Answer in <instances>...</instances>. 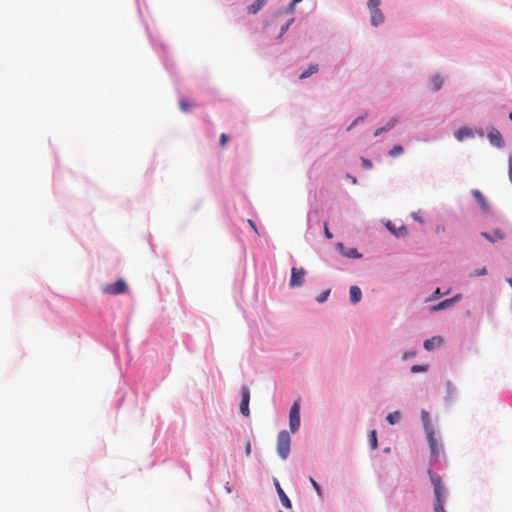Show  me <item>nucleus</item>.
Returning a JSON list of instances; mask_svg holds the SVG:
<instances>
[{
    "instance_id": "nucleus-1",
    "label": "nucleus",
    "mask_w": 512,
    "mask_h": 512,
    "mask_svg": "<svg viewBox=\"0 0 512 512\" xmlns=\"http://www.w3.org/2000/svg\"><path fill=\"white\" fill-rule=\"evenodd\" d=\"M421 420L424 425V429L427 435V439L429 442L431 456L434 460H437L438 455L442 451V446L438 444L437 440L434 437V430L430 423L429 413L425 410L421 412Z\"/></svg>"
},
{
    "instance_id": "nucleus-2",
    "label": "nucleus",
    "mask_w": 512,
    "mask_h": 512,
    "mask_svg": "<svg viewBox=\"0 0 512 512\" xmlns=\"http://www.w3.org/2000/svg\"><path fill=\"white\" fill-rule=\"evenodd\" d=\"M291 438L287 431H281L277 438V452L278 455L286 460L290 453Z\"/></svg>"
},
{
    "instance_id": "nucleus-3",
    "label": "nucleus",
    "mask_w": 512,
    "mask_h": 512,
    "mask_svg": "<svg viewBox=\"0 0 512 512\" xmlns=\"http://www.w3.org/2000/svg\"><path fill=\"white\" fill-rule=\"evenodd\" d=\"M431 483L434 486V494L436 503H444L446 498V489L442 484L441 477L429 471Z\"/></svg>"
},
{
    "instance_id": "nucleus-4",
    "label": "nucleus",
    "mask_w": 512,
    "mask_h": 512,
    "mask_svg": "<svg viewBox=\"0 0 512 512\" xmlns=\"http://www.w3.org/2000/svg\"><path fill=\"white\" fill-rule=\"evenodd\" d=\"M128 290L127 284L123 279H118L115 283L102 286V292L109 295L123 294Z\"/></svg>"
},
{
    "instance_id": "nucleus-5",
    "label": "nucleus",
    "mask_w": 512,
    "mask_h": 512,
    "mask_svg": "<svg viewBox=\"0 0 512 512\" xmlns=\"http://www.w3.org/2000/svg\"><path fill=\"white\" fill-rule=\"evenodd\" d=\"M289 426L292 433H295L300 426V402H294L290 409Z\"/></svg>"
},
{
    "instance_id": "nucleus-6",
    "label": "nucleus",
    "mask_w": 512,
    "mask_h": 512,
    "mask_svg": "<svg viewBox=\"0 0 512 512\" xmlns=\"http://www.w3.org/2000/svg\"><path fill=\"white\" fill-rule=\"evenodd\" d=\"M306 271L303 268L293 267L291 269L290 288L301 287L304 283Z\"/></svg>"
},
{
    "instance_id": "nucleus-7",
    "label": "nucleus",
    "mask_w": 512,
    "mask_h": 512,
    "mask_svg": "<svg viewBox=\"0 0 512 512\" xmlns=\"http://www.w3.org/2000/svg\"><path fill=\"white\" fill-rule=\"evenodd\" d=\"M241 403H240V411L244 416H249V401H250V391L249 388L246 386H243L241 388Z\"/></svg>"
},
{
    "instance_id": "nucleus-8",
    "label": "nucleus",
    "mask_w": 512,
    "mask_h": 512,
    "mask_svg": "<svg viewBox=\"0 0 512 512\" xmlns=\"http://www.w3.org/2000/svg\"><path fill=\"white\" fill-rule=\"evenodd\" d=\"M488 138L492 145H494L498 148L503 146L502 135L497 129L492 128L488 133Z\"/></svg>"
},
{
    "instance_id": "nucleus-9",
    "label": "nucleus",
    "mask_w": 512,
    "mask_h": 512,
    "mask_svg": "<svg viewBox=\"0 0 512 512\" xmlns=\"http://www.w3.org/2000/svg\"><path fill=\"white\" fill-rule=\"evenodd\" d=\"M387 229L396 237H405L408 235V230L406 226L401 225L399 228H395L394 224H392L390 221L386 223Z\"/></svg>"
},
{
    "instance_id": "nucleus-10",
    "label": "nucleus",
    "mask_w": 512,
    "mask_h": 512,
    "mask_svg": "<svg viewBox=\"0 0 512 512\" xmlns=\"http://www.w3.org/2000/svg\"><path fill=\"white\" fill-rule=\"evenodd\" d=\"M275 486H276V489H277V493L279 495V498L281 500V503L284 507L290 509L292 507V504H291V501L290 499L288 498V496L285 494V492L283 491V489L281 488L279 482H275Z\"/></svg>"
},
{
    "instance_id": "nucleus-11",
    "label": "nucleus",
    "mask_w": 512,
    "mask_h": 512,
    "mask_svg": "<svg viewBox=\"0 0 512 512\" xmlns=\"http://www.w3.org/2000/svg\"><path fill=\"white\" fill-rule=\"evenodd\" d=\"M371 13V23L374 26H378L379 24L384 22V15L382 11L379 9L370 10Z\"/></svg>"
},
{
    "instance_id": "nucleus-12",
    "label": "nucleus",
    "mask_w": 512,
    "mask_h": 512,
    "mask_svg": "<svg viewBox=\"0 0 512 512\" xmlns=\"http://www.w3.org/2000/svg\"><path fill=\"white\" fill-rule=\"evenodd\" d=\"M443 343V339L439 336L432 337L424 341V348L427 351L433 350L436 346H440Z\"/></svg>"
},
{
    "instance_id": "nucleus-13",
    "label": "nucleus",
    "mask_w": 512,
    "mask_h": 512,
    "mask_svg": "<svg viewBox=\"0 0 512 512\" xmlns=\"http://www.w3.org/2000/svg\"><path fill=\"white\" fill-rule=\"evenodd\" d=\"M459 297L456 296L454 298H451V299H445L443 301H441L440 303H438L437 305H434L431 307V311H439V310H442V309H446V308H449L451 307L454 302L458 299Z\"/></svg>"
},
{
    "instance_id": "nucleus-14",
    "label": "nucleus",
    "mask_w": 512,
    "mask_h": 512,
    "mask_svg": "<svg viewBox=\"0 0 512 512\" xmlns=\"http://www.w3.org/2000/svg\"><path fill=\"white\" fill-rule=\"evenodd\" d=\"M472 195L475 197V199L478 201V203L480 204L481 208L484 210V211H488L489 209V205L485 199V197L483 196V194L479 191V190H473L472 191Z\"/></svg>"
},
{
    "instance_id": "nucleus-15",
    "label": "nucleus",
    "mask_w": 512,
    "mask_h": 512,
    "mask_svg": "<svg viewBox=\"0 0 512 512\" xmlns=\"http://www.w3.org/2000/svg\"><path fill=\"white\" fill-rule=\"evenodd\" d=\"M455 136L458 141H463L465 138L473 137V132L467 127H462L458 129V131L455 133Z\"/></svg>"
},
{
    "instance_id": "nucleus-16",
    "label": "nucleus",
    "mask_w": 512,
    "mask_h": 512,
    "mask_svg": "<svg viewBox=\"0 0 512 512\" xmlns=\"http://www.w3.org/2000/svg\"><path fill=\"white\" fill-rule=\"evenodd\" d=\"M349 293L352 303H358L362 298V292L358 286H351Z\"/></svg>"
},
{
    "instance_id": "nucleus-17",
    "label": "nucleus",
    "mask_w": 512,
    "mask_h": 512,
    "mask_svg": "<svg viewBox=\"0 0 512 512\" xmlns=\"http://www.w3.org/2000/svg\"><path fill=\"white\" fill-rule=\"evenodd\" d=\"M267 0H256L247 7L249 14H256L265 4Z\"/></svg>"
},
{
    "instance_id": "nucleus-18",
    "label": "nucleus",
    "mask_w": 512,
    "mask_h": 512,
    "mask_svg": "<svg viewBox=\"0 0 512 512\" xmlns=\"http://www.w3.org/2000/svg\"><path fill=\"white\" fill-rule=\"evenodd\" d=\"M482 236L493 243L499 239H503V237H504V235L499 230L494 231L493 235H490L487 232H482Z\"/></svg>"
},
{
    "instance_id": "nucleus-19",
    "label": "nucleus",
    "mask_w": 512,
    "mask_h": 512,
    "mask_svg": "<svg viewBox=\"0 0 512 512\" xmlns=\"http://www.w3.org/2000/svg\"><path fill=\"white\" fill-rule=\"evenodd\" d=\"M431 84L434 91H439L443 85V79L440 75H434L431 78Z\"/></svg>"
},
{
    "instance_id": "nucleus-20",
    "label": "nucleus",
    "mask_w": 512,
    "mask_h": 512,
    "mask_svg": "<svg viewBox=\"0 0 512 512\" xmlns=\"http://www.w3.org/2000/svg\"><path fill=\"white\" fill-rule=\"evenodd\" d=\"M457 391L453 384L448 381L446 383V397L449 400H453L456 397Z\"/></svg>"
},
{
    "instance_id": "nucleus-21",
    "label": "nucleus",
    "mask_w": 512,
    "mask_h": 512,
    "mask_svg": "<svg viewBox=\"0 0 512 512\" xmlns=\"http://www.w3.org/2000/svg\"><path fill=\"white\" fill-rule=\"evenodd\" d=\"M318 72V65L317 64H312L309 66V68L307 70H305L301 75H300V79H306L308 77H310L311 75L315 74Z\"/></svg>"
},
{
    "instance_id": "nucleus-22",
    "label": "nucleus",
    "mask_w": 512,
    "mask_h": 512,
    "mask_svg": "<svg viewBox=\"0 0 512 512\" xmlns=\"http://www.w3.org/2000/svg\"><path fill=\"white\" fill-rule=\"evenodd\" d=\"M400 419V413L399 412H393L389 413L386 417V420L389 424L394 425L398 420Z\"/></svg>"
},
{
    "instance_id": "nucleus-23",
    "label": "nucleus",
    "mask_w": 512,
    "mask_h": 512,
    "mask_svg": "<svg viewBox=\"0 0 512 512\" xmlns=\"http://www.w3.org/2000/svg\"><path fill=\"white\" fill-rule=\"evenodd\" d=\"M395 120H391L385 127H381L379 129H377L374 133L375 136H379L380 134H382L383 132H386L388 130H390L394 124H395Z\"/></svg>"
},
{
    "instance_id": "nucleus-24",
    "label": "nucleus",
    "mask_w": 512,
    "mask_h": 512,
    "mask_svg": "<svg viewBox=\"0 0 512 512\" xmlns=\"http://www.w3.org/2000/svg\"><path fill=\"white\" fill-rule=\"evenodd\" d=\"M403 147L401 145H395L390 151L389 155L392 157H397L398 155L403 153Z\"/></svg>"
},
{
    "instance_id": "nucleus-25",
    "label": "nucleus",
    "mask_w": 512,
    "mask_h": 512,
    "mask_svg": "<svg viewBox=\"0 0 512 512\" xmlns=\"http://www.w3.org/2000/svg\"><path fill=\"white\" fill-rule=\"evenodd\" d=\"M380 4H381V0H368V3H367L369 10L379 9Z\"/></svg>"
},
{
    "instance_id": "nucleus-26",
    "label": "nucleus",
    "mask_w": 512,
    "mask_h": 512,
    "mask_svg": "<svg viewBox=\"0 0 512 512\" xmlns=\"http://www.w3.org/2000/svg\"><path fill=\"white\" fill-rule=\"evenodd\" d=\"M427 366L426 365H413L411 367V372L413 373H418V372H425L427 371Z\"/></svg>"
},
{
    "instance_id": "nucleus-27",
    "label": "nucleus",
    "mask_w": 512,
    "mask_h": 512,
    "mask_svg": "<svg viewBox=\"0 0 512 512\" xmlns=\"http://www.w3.org/2000/svg\"><path fill=\"white\" fill-rule=\"evenodd\" d=\"M487 274V269L485 267H482L480 269H477L475 270L473 273H471L469 275V277H474V276H484Z\"/></svg>"
},
{
    "instance_id": "nucleus-28",
    "label": "nucleus",
    "mask_w": 512,
    "mask_h": 512,
    "mask_svg": "<svg viewBox=\"0 0 512 512\" xmlns=\"http://www.w3.org/2000/svg\"><path fill=\"white\" fill-rule=\"evenodd\" d=\"M179 107L182 111L187 112L190 108V103L187 100L182 99L179 101Z\"/></svg>"
},
{
    "instance_id": "nucleus-29",
    "label": "nucleus",
    "mask_w": 512,
    "mask_h": 512,
    "mask_svg": "<svg viewBox=\"0 0 512 512\" xmlns=\"http://www.w3.org/2000/svg\"><path fill=\"white\" fill-rule=\"evenodd\" d=\"M370 442H371V448L376 449L377 448V436L376 431H372L370 435Z\"/></svg>"
},
{
    "instance_id": "nucleus-30",
    "label": "nucleus",
    "mask_w": 512,
    "mask_h": 512,
    "mask_svg": "<svg viewBox=\"0 0 512 512\" xmlns=\"http://www.w3.org/2000/svg\"><path fill=\"white\" fill-rule=\"evenodd\" d=\"M329 294H330V290H326V291H324L323 293H321V294L317 297V299H316V300H317L319 303H323V302H325V301L327 300V298H328Z\"/></svg>"
},
{
    "instance_id": "nucleus-31",
    "label": "nucleus",
    "mask_w": 512,
    "mask_h": 512,
    "mask_svg": "<svg viewBox=\"0 0 512 512\" xmlns=\"http://www.w3.org/2000/svg\"><path fill=\"white\" fill-rule=\"evenodd\" d=\"M228 140H229V137H228V135H227V134L222 133V134L220 135L219 142H220V145H221V147H222V148H225V147H226Z\"/></svg>"
},
{
    "instance_id": "nucleus-32",
    "label": "nucleus",
    "mask_w": 512,
    "mask_h": 512,
    "mask_svg": "<svg viewBox=\"0 0 512 512\" xmlns=\"http://www.w3.org/2000/svg\"><path fill=\"white\" fill-rule=\"evenodd\" d=\"M310 482H311L313 488L316 490L317 494L319 496H321L322 491H321L319 484L313 478H310Z\"/></svg>"
},
{
    "instance_id": "nucleus-33",
    "label": "nucleus",
    "mask_w": 512,
    "mask_h": 512,
    "mask_svg": "<svg viewBox=\"0 0 512 512\" xmlns=\"http://www.w3.org/2000/svg\"><path fill=\"white\" fill-rule=\"evenodd\" d=\"M435 512H446L444 509V503H435Z\"/></svg>"
},
{
    "instance_id": "nucleus-34",
    "label": "nucleus",
    "mask_w": 512,
    "mask_h": 512,
    "mask_svg": "<svg viewBox=\"0 0 512 512\" xmlns=\"http://www.w3.org/2000/svg\"><path fill=\"white\" fill-rule=\"evenodd\" d=\"M362 164L366 169H371L373 167L372 162L365 158H362Z\"/></svg>"
},
{
    "instance_id": "nucleus-35",
    "label": "nucleus",
    "mask_w": 512,
    "mask_h": 512,
    "mask_svg": "<svg viewBox=\"0 0 512 512\" xmlns=\"http://www.w3.org/2000/svg\"><path fill=\"white\" fill-rule=\"evenodd\" d=\"M324 234L328 239H332L333 235L327 227V223L324 224Z\"/></svg>"
},
{
    "instance_id": "nucleus-36",
    "label": "nucleus",
    "mask_w": 512,
    "mask_h": 512,
    "mask_svg": "<svg viewBox=\"0 0 512 512\" xmlns=\"http://www.w3.org/2000/svg\"><path fill=\"white\" fill-rule=\"evenodd\" d=\"M248 224H249V225H250V227H251V228L256 232V234H258V235H259L258 229H257V227H256L255 223L253 222V220L249 219V220H248Z\"/></svg>"
},
{
    "instance_id": "nucleus-37",
    "label": "nucleus",
    "mask_w": 512,
    "mask_h": 512,
    "mask_svg": "<svg viewBox=\"0 0 512 512\" xmlns=\"http://www.w3.org/2000/svg\"><path fill=\"white\" fill-rule=\"evenodd\" d=\"M245 453L247 456L251 454V443L249 441L246 443Z\"/></svg>"
},
{
    "instance_id": "nucleus-38",
    "label": "nucleus",
    "mask_w": 512,
    "mask_h": 512,
    "mask_svg": "<svg viewBox=\"0 0 512 512\" xmlns=\"http://www.w3.org/2000/svg\"><path fill=\"white\" fill-rule=\"evenodd\" d=\"M509 178L512 182V157L509 158Z\"/></svg>"
},
{
    "instance_id": "nucleus-39",
    "label": "nucleus",
    "mask_w": 512,
    "mask_h": 512,
    "mask_svg": "<svg viewBox=\"0 0 512 512\" xmlns=\"http://www.w3.org/2000/svg\"><path fill=\"white\" fill-rule=\"evenodd\" d=\"M301 1H302V0H293V1L291 2V4H290V7H289V8H290V11H293L294 6H295L297 3L301 2Z\"/></svg>"
},
{
    "instance_id": "nucleus-40",
    "label": "nucleus",
    "mask_w": 512,
    "mask_h": 512,
    "mask_svg": "<svg viewBox=\"0 0 512 512\" xmlns=\"http://www.w3.org/2000/svg\"><path fill=\"white\" fill-rule=\"evenodd\" d=\"M439 295H440V290H439V289H437V290L433 293V295H432V297L430 298V300H434V299H436Z\"/></svg>"
},
{
    "instance_id": "nucleus-41",
    "label": "nucleus",
    "mask_w": 512,
    "mask_h": 512,
    "mask_svg": "<svg viewBox=\"0 0 512 512\" xmlns=\"http://www.w3.org/2000/svg\"><path fill=\"white\" fill-rule=\"evenodd\" d=\"M413 218L419 222H423L422 218L417 213H413Z\"/></svg>"
},
{
    "instance_id": "nucleus-42",
    "label": "nucleus",
    "mask_w": 512,
    "mask_h": 512,
    "mask_svg": "<svg viewBox=\"0 0 512 512\" xmlns=\"http://www.w3.org/2000/svg\"><path fill=\"white\" fill-rule=\"evenodd\" d=\"M349 256L359 257L360 255L357 253V250H356V249H353V250L351 251V254H349Z\"/></svg>"
},
{
    "instance_id": "nucleus-43",
    "label": "nucleus",
    "mask_w": 512,
    "mask_h": 512,
    "mask_svg": "<svg viewBox=\"0 0 512 512\" xmlns=\"http://www.w3.org/2000/svg\"><path fill=\"white\" fill-rule=\"evenodd\" d=\"M289 27V24H286L284 27H282L281 32H285Z\"/></svg>"
},
{
    "instance_id": "nucleus-44",
    "label": "nucleus",
    "mask_w": 512,
    "mask_h": 512,
    "mask_svg": "<svg viewBox=\"0 0 512 512\" xmlns=\"http://www.w3.org/2000/svg\"><path fill=\"white\" fill-rule=\"evenodd\" d=\"M509 119L512 121V112L509 113Z\"/></svg>"
},
{
    "instance_id": "nucleus-45",
    "label": "nucleus",
    "mask_w": 512,
    "mask_h": 512,
    "mask_svg": "<svg viewBox=\"0 0 512 512\" xmlns=\"http://www.w3.org/2000/svg\"><path fill=\"white\" fill-rule=\"evenodd\" d=\"M279 512H283V511H279Z\"/></svg>"
}]
</instances>
